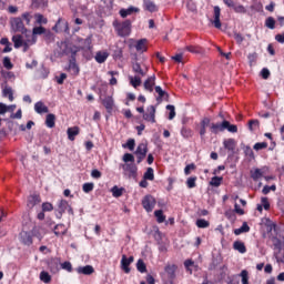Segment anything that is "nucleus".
I'll use <instances>...</instances> for the list:
<instances>
[{
	"label": "nucleus",
	"mask_w": 284,
	"mask_h": 284,
	"mask_svg": "<svg viewBox=\"0 0 284 284\" xmlns=\"http://www.w3.org/2000/svg\"><path fill=\"white\" fill-rule=\"evenodd\" d=\"M12 41L14 48L19 49L23 47V52H28V50H30V45H34V43H37V38L33 37L30 39V37H28V39L23 40V36L17 34L12 37Z\"/></svg>",
	"instance_id": "1"
},
{
	"label": "nucleus",
	"mask_w": 284,
	"mask_h": 284,
	"mask_svg": "<svg viewBox=\"0 0 284 284\" xmlns=\"http://www.w3.org/2000/svg\"><path fill=\"white\" fill-rule=\"evenodd\" d=\"M119 37H130L132 32V22L130 20H125L122 23L114 22L113 23Z\"/></svg>",
	"instance_id": "2"
},
{
	"label": "nucleus",
	"mask_w": 284,
	"mask_h": 284,
	"mask_svg": "<svg viewBox=\"0 0 284 284\" xmlns=\"http://www.w3.org/2000/svg\"><path fill=\"white\" fill-rule=\"evenodd\" d=\"M178 266L175 264H166L164 267V273H162L163 281H169L170 284H174V278H176Z\"/></svg>",
	"instance_id": "3"
},
{
	"label": "nucleus",
	"mask_w": 284,
	"mask_h": 284,
	"mask_svg": "<svg viewBox=\"0 0 284 284\" xmlns=\"http://www.w3.org/2000/svg\"><path fill=\"white\" fill-rule=\"evenodd\" d=\"M60 49L62 54H65L67 57L71 55V59L77 57V52H79V47L68 43V42H61Z\"/></svg>",
	"instance_id": "4"
},
{
	"label": "nucleus",
	"mask_w": 284,
	"mask_h": 284,
	"mask_svg": "<svg viewBox=\"0 0 284 284\" xmlns=\"http://www.w3.org/2000/svg\"><path fill=\"white\" fill-rule=\"evenodd\" d=\"M10 23L13 32H21L22 34H26V37L28 36V29H26L21 18H12Z\"/></svg>",
	"instance_id": "5"
},
{
	"label": "nucleus",
	"mask_w": 284,
	"mask_h": 284,
	"mask_svg": "<svg viewBox=\"0 0 284 284\" xmlns=\"http://www.w3.org/2000/svg\"><path fill=\"white\" fill-rule=\"evenodd\" d=\"M132 71L134 72L135 77H146L149 68L144 63L133 62Z\"/></svg>",
	"instance_id": "6"
},
{
	"label": "nucleus",
	"mask_w": 284,
	"mask_h": 284,
	"mask_svg": "<svg viewBox=\"0 0 284 284\" xmlns=\"http://www.w3.org/2000/svg\"><path fill=\"white\" fill-rule=\"evenodd\" d=\"M142 205L146 212H152L156 205V200L152 195H145L142 200Z\"/></svg>",
	"instance_id": "7"
},
{
	"label": "nucleus",
	"mask_w": 284,
	"mask_h": 284,
	"mask_svg": "<svg viewBox=\"0 0 284 284\" xmlns=\"http://www.w3.org/2000/svg\"><path fill=\"white\" fill-rule=\"evenodd\" d=\"M156 108L154 105H150L146 109V112L143 114L144 121H149L150 123H156Z\"/></svg>",
	"instance_id": "8"
},
{
	"label": "nucleus",
	"mask_w": 284,
	"mask_h": 284,
	"mask_svg": "<svg viewBox=\"0 0 284 284\" xmlns=\"http://www.w3.org/2000/svg\"><path fill=\"white\" fill-rule=\"evenodd\" d=\"M121 168L124 172H128L130 179H136V172L139 171V168H136V164L125 163V164H122Z\"/></svg>",
	"instance_id": "9"
},
{
	"label": "nucleus",
	"mask_w": 284,
	"mask_h": 284,
	"mask_svg": "<svg viewBox=\"0 0 284 284\" xmlns=\"http://www.w3.org/2000/svg\"><path fill=\"white\" fill-rule=\"evenodd\" d=\"M132 263H134V256L128 257L125 255H122L121 270H123L125 274H130V265H132Z\"/></svg>",
	"instance_id": "10"
},
{
	"label": "nucleus",
	"mask_w": 284,
	"mask_h": 284,
	"mask_svg": "<svg viewBox=\"0 0 284 284\" xmlns=\"http://www.w3.org/2000/svg\"><path fill=\"white\" fill-rule=\"evenodd\" d=\"M214 20L212 21L214 28L217 30H221V7L215 6L214 7V14H213Z\"/></svg>",
	"instance_id": "11"
},
{
	"label": "nucleus",
	"mask_w": 284,
	"mask_h": 284,
	"mask_svg": "<svg viewBox=\"0 0 284 284\" xmlns=\"http://www.w3.org/2000/svg\"><path fill=\"white\" fill-rule=\"evenodd\" d=\"M155 83H156V75L153 74L144 81L143 83L144 90H146V92H154Z\"/></svg>",
	"instance_id": "12"
},
{
	"label": "nucleus",
	"mask_w": 284,
	"mask_h": 284,
	"mask_svg": "<svg viewBox=\"0 0 284 284\" xmlns=\"http://www.w3.org/2000/svg\"><path fill=\"white\" fill-rule=\"evenodd\" d=\"M39 203H41V197L38 194L30 195L27 201V207L32 210Z\"/></svg>",
	"instance_id": "13"
},
{
	"label": "nucleus",
	"mask_w": 284,
	"mask_h": 284,
	"mask_svg": "<svg viewBox=\"0 0 284 284\" xmlns=\"http://www.w3.org/2000/svg\"><path fill=\"white\" fill-rule=\"evenodd\" d=\"M48 265H49L50 272H52V274H57L59 273V266L61 265V260L57 257L51 258Z\"/></svg>",
	"instance_id": "14"
},
{
	"label": "nucleus",
	"mask_w": 284,
	"mask_h": 284,
	"mask_svg": "<svg viewBox=\"0 0 284 284\" xmlns=\"http://www.w3.org/2000/svg\"><path fill=\"white\" fill-rule=\"evenodd\" d=\"M34 110L37 114H48V112H50V109L48 108V105H45V103H43V101L37 102L34 104Z\"/></svg>",
	"instance_id": "15"
},
{
	"label": "nucleus",
	"mask_w": 284,
	"mask_h": 284,
	"mask_svg": "<svg viewBox=\"0 0 284 284\" xmlns=\"http://www.w3.org/2000/svg\"><path fill=\"white\" fill-rule=\"evenodd\" d=\"M78 274H83L84 276H90L94 274V267L92 265L79 266L77 268Z\"/></svg>",
	"instance_id": "16"
},
{
	"label": "nucleus",
	"mask_w": 284,
	"mask_h": 284,
	"mask_svg": "<svg viewBox=\"0 0 284 284\" xmlns=\"http://www.w3.org/2000/svg\"><path fill=\"white\" fill-rule=\"evenodd\" d=\"M48 31L43 27H34L32 33L30 31L27 32V37H29V39L34 37L37 42V34H45Z\"/></svg>",
	"instance_id": "17"
},
{
	"label": "nucleus",
	"mask_w": 284,
	"mask_h": 284,
	"mask_svg": "<svg viewBox=\"0 0 284 284\" xmlns=\"http://www.w3.org/2000/svg\"><path fill=\"white\" fill-rule=\"evenodd\" d=\"M155 92H156V94H159V97L156 98V101L159 103H161V101H163V99H164V101H168V99H170V94L168 92L163 91V89L160 85L155 87Z\"/></svg>",
	"instance_id": "18"
},
{
	"label": "nucleus",
	"mask_w": 284,
	"mask_h": 284,
	"mask_svg": "<svg viewBox=\"0 0 284 284\" xmlns=\"http://www.w3.org/2000/svg\"><path fill=\"white\" fill-rule=\"evenodd\" d=\"M69 72H71V74H79L80 70H79V64H77V58L73 57L70 59L69 61Z\"/></svg>",
	"instance_id": "19"
},
{
	"label": "nucleus",
	"mask_w": 284,
	"mask_h": 284,
	"mask_svg": "<svg viewBox=\"0 0 284 284\" xmlns=\"http://www.w3.org/2000/svg\"><path fill=\"white\" fill-rule=\"evenodd\" d=\"M60 214H63V212L68 211L70 214H72V206L68 203L65 200H61L58 204Z\"/></svg>",
	"instance_id": "20"
},
{
	"label": "nucleus",
	"mask_w": 284,
	"mask_h": 284,
	"mask_svg": "<svg viewBox=\"0 0 284 284\" xmlns=\"http://www.w3.org/2000/svg\"><path fill=\"white\" fill-rule=\"evenodd\" d=\"M102 105H104L108 112H112L114 109V99L112 97H106L102 100Z\"/></svg>",
	"instance_id": "21"
},
{
	"label": "nucleus",
	"mask_w": 284,
	"mask_h": 284,
	"mask_svg": "<svg viewBox=\"0 0 284 284\" xmlns=\"http://www.w3.org/2000/svg\"><path fill=\"white\" fill-rule=\"evenodd\" d=\"M20 241L23 243V245H32V235L26 231H22L20 233Z\"/></svg>",
	"instance_id": "22"
},
{
	"label": "nucleus",
	"mask_w": 284,
	"mask_h": 284,
	"mask_svg": "<svg viewBox=\"0 0 284 284\" xmlns=\"http://www.w3.org/2000/svg\"><path fill=\"white\" fill-rule=\"evenodd\" d=\"M223 128L224 131L227 130V132H231L232 134H236V132H239V126H236V124H231L227 120L223 121Z\"/></svg>",
	"instance_id": "23"
},
{
	"label": "nucleus",
	"mask_w": 284,
	"mask_h": 284,
	"mask_svg": "<svg viewBox=\"0 0 284 284\" xmlns=\"http://www.w3.org/2000/svg\"><path fill=\"white\" fill-rule=\"evenodd\" d=\"M223 145L225 150H229V152H234V150H236V142L234 139L224 140Z\"/></svg>",
	"instance_id": "24"
},
{
	"label": "nucleus",
	"mask_w": 284,
	"mask_h": 284,
	"mask_svg": "<svg viewBox=\"0 0 284 284\" xmlns=\"http://www.w3.org/2000/svg\"><path fill=\"white\" fill-rule=\"evenodd\" d=\"M67 134L69 141H74L75 136H79V126L69 128Z\"/></svg>",
	"instance_id": "25"
},
{
	"label": "nucleus",
	"mask_w": 284,
	"mask_h": 284,
	"mask_svg": "<svg viewBox=\"0 0 284 284\" xmlns=\"http://www.w3.org/2000/svg\"><path fill=\"white\" fill-rule=\"evenodd\" d=\"M233 248L236 250V252H240V254H245V252H247V248L245 247V243L241 241H235L233 243Z\"/></svg>",
	"instance_id": "26"
},
{
	"label": "nucleus",
	"mask_w": 284,
	"mask_h": 284,
	"mask_svg": "<svg viewBox=\"0 0 284 284\" xmlns=\"http://www.w3.org/2000/svg\"><path fill=\"white\" fill-rule=\"evenodd\" d=\"M143 3H144V9L148 10L149 12H156V10H159L156 4L152 0H144Z\"/></svg>",
	"instance_id": "27"
},
{
	"label": "nucleus",
	"mask_w": 284,
	"mask_h": 284,
	"mask_svg": "<svg viewBox=\"0 0 284 284\" xmlns=\"http://www.w3.org/2000/svg\"><path fill=\"white\" fill-rule=\"evenodd\" d=\"M55 121H57V115H54L53 113L47 114V118H45L47 128H54Z\"/></svg>",
	"instance_id": "28"
},
{
	"label": "nucleus",
	"mask_w": 284,
	"mask_h": 284,
	"mask_svg": "<svg viewBox=\"0 0 284 284\" xmlns=\"http://www.w3.org/2000/svg\"><path fill=\"white\" fill-rule=\"evenodd\" d=\"M148 43V39H141L136 42L135 49L138 52H145L148 50V47L145 45Z\"/></svg>",
	"instance_id": "29"
},
{
	"label": "nucleus",
	"mask_w": 284,
	"mask_h": 284,
	"mask_svg": "<svg viewBox=\"0 0 284 284\" xmlns=\"http://www.w3.org/2000/svg\"><path fill=\"white\" fill-rule=\"evenodd\" d=\"M133 12H139V9L134 7H130L129 9H121L120 16L122 17V19H125V17H130V14H132Z\"/></svg>",
	"instance_id": "30"
},
{
	"label": "nucleus",
	"mask_w": 284,
	"mask_h": 284,
	"mask_svg": "<svg viewBox=\"0 0 284 284\" xmlns=\"http://www.w3.org/2000/svg\"><path fill=\"white\" fill-rule=\"evenodd\" d=\"M181 135L183 139H192V136H194V131H192L190 128L183 126L181 129Z\"/></svg>",
	"instance_id": "31"
},
{
	"label": "nucleus",
	"mask_w": 284,
	"mask_h": 284,
	"mask_svg": "<svg viewBox=\"0 0 284 284\" xmlns=\"http://www.w3.org/2000/svg\"><path fill=\"white\" fill-rule=\"evenodd\" d=\"M129 81L133 88H139V85H141L142 83L141 75H134V77L130 75Z\"/></svg>",
	"instance_id": "32"
},
{
	"label": "nucleus",
	"mask_w": 284,
	"mask_h": 284,
	"mask_svg": "<svg viewBox=\"0 0 284 284\" xmlns=\"http://www.w3.org/2000/svg\"><path fill=\"white\" fill-rule=\"evenodd\" d=\"M245 232H250V225H247V222H244L240 229L234 230L235 236H239Z\"/></svg>",
	"instance_id": "33"
},
{
	"label": "nucleus",
	"mask_w": 284,
	"mask_h": 284,
	"mask_svg": "<svg viewBox=\"0 0 284 284\" xmlns=\"http://www.w3.org/2000/svg\"><path fill=\"white\" fill-rule=\"evenodd\" d=\"M135 154H142L148 156V144L140 143L136 148Z\"/></svg>",
	"instance_id": "34"
},
{
	"label": "nucleus",
	"mask_w": 284,
	"mask_h": 284,
	"mask_svg": "<svg viewBox=\"0 0 284 284\" xmlns=\"http://www.w3.org/2000/svg\"><path fill=\"white\" fill-rule=\"evenodd\" d=\"M251 178L253 181H258L260 179H263V170L255 169L254 171H251Z\"/></svg>",
	"instance_id": "35"
},
{
	"label": "nucleus",
	"mask_w": 284,
	"mask_h": 284,
	"mask_svg": "<svg viewBox=\"0 0 284 284\" xmlns=\"http://www.w3.org/2000/svg\"><path fill=\"white\" fill-rule=\"evenodd\" d=\"M54 234L55 236H63V234H65V225L63 224H57L54 226Z\"/></svg>",
	"instance_id": "36"
},
{
	"label": "nucleus",
	"mask_w": 284,
	"mask_h": 284,
	"mask_svg": "<svg viewBox=\"0 0 284 284\" xmlns=\"http://www.w3.org/2000/svg\"><path fill=\"white\" fill-rule=\"evenodd\" d=\"M106 60H108V52H98L95 54L97 63H105Z\"/></svg>",
	"instance_id": "37"
},
{
	"label": "nucleus",
	"mask_w": 284,
	"mask_h": 284,
	"mask_svg": "<svg viewBox=\"0 0 284 284\" xmlns=\"http://www.w3.org/2000/svg\"><path fill=\"white\" fill-rule=\"evenodd\" d=\"M221 183H223V178L221 176H213L210 181L212 187H220Z\"/></svg>",
	"instance_id": "38"
},
{
	"label": "nucleus",
	"mask_w": 284,
	"mask_h": 284,
	"mask_svg": "<svg viewBox=\"0 0 284 284\" xmlns=\"http://www.w3.org/2000/svg\"><path fill=\"white\" fill-rule=\"evenodd\" d=\"M211 130H212L213 134H219V132H224L223 122L221 124L220 123L211 124Z\"/></svg>",
	"instance_id": "39"
},
{
	"label": "nucleus",
	"mask_w": 284,
	"mask_h": 284,
	"mask_svg": "<svg viewBox=\"0 0 284 284\" xmlns=\"http://www.w3.org/2000/svg\"><path fill=\"white\" fill-rule=\"evenodd\" d=\"M136 270L141 274H145V272H148V266L145 265V262H143V260L138 261Z\"/></svg>",
	"instance_id": "40"
},
{
	"label": "nucleus",
	"mask_w": 284,
	"mask_h": 284,
	"mask_svg": "<svg viewBox=\"0 0 284 284\" xmlns=\"http://www.w3.org/2000/svg\"><path fill=\"white\" fill-rule=\"evenodd\" d=\"M40 281H42V283H50L52 281V276H50V273L42 271L40 273Z\"/></svg>",
	"instance_id": "41"
},
{
	"label": "nucleus",
	"mask_w": 284,
	"mask_h": 284,
	"mask_svg": "<svg viewBox=\"0 0 284 284\" xmlns=\"http://www.w3.org/2000/svg\"><path fill=\"white\" fill-rule=\"evenodd\" d=\"M265 27L268 28L270 30H274L276 28V20H274L273 17H268L265 20Z\"/></svg>",
	"instance_id": "42"
},
{
	"label": "nucleus",
	"mask_w": 284,
	"mask_h": 284,
	"mask_svg": "<svg viewBox=\"0 0 284 284\" xmlns=\"http://www.w3.org/2000/svg\"><path fill=\"white\" fill-rule=\"evenodd\" d=\"M240 276L242 278V284H250V273L246 270H243L240 273Z\"/></svg>",
	"instance_id": "43"
},
{
	"label": "nucleus",
	"mask_w": 284,
	"mask_h": 284,
	"mask_svg": "<svg viewBox=\"0 0 284 284\" xmlns=\"http://www.w3.org/2000/svg\"><path fill=\"white\" fill-rule=\"evenodd\" d=\"M154 216L156 217L158 223H165V215H163L162 210L155 211Z\"/></svg>",
	"instance_id": "44"
},
{
	"label": "nucleus",
	"mask_w": 284,
	"mask_h": 284,
	"mask_svg": "<svg viewBox=\"0 0 284 284\" xmlns=\"http://www.w3.org/2000/svg\"><path fill=\"white\" fill-rule=\"evenodd\" d=\"M111 192L114 199H119V196H123V189H119V186L116 185L111 189Z\"/></svg>",
	"instance_id": "45"
},
{
	"label": "nucleus",
	"mask_w": 284,
	"mask_h": 284,
	"mask_svg": "<svg viewBox=\"0 0 284 284\" xmlns=\"http://www.w3.org/2000/svg\"><path fill=\"white\" fill-rule=\"evenodd\" d=\"M260 125H261V123L258 122V120H251L248 122V130L251 132H254V130H258Z\"/></svg>",
	"instance_id": "46"
},
{
	"label": "nucleus",
	"mask_w": 284,
	"mask_h": 284,
	"mask_svg": "<svg viewBox=\"0 0 284 284\" xmlns=\"http://www.w3.org/2000/svg\"><path fill=\"white\" fill-rule=\"evenodd\" d=\"M144 180L152 181L154 179V169L148 168L146 172L144 173Z\"/></svg>",
	"instance_id": "47"
},
{
	"label": "nucleus",
	"mask_w": 284,
	"mask_h": 284,
	"mask_svg": "<svg viewBox=\"0 0 284 284\" xmlns=\"http://www.w3.org/2000/svg\"><path fill=\"white\" fill-rule=\"evenodd\" d=\"M272 243H273V246H274V250H277V252H281V247H282V242L281 240H278V237L276 236H273L271 239Z\"/></svg>",
	"instance_id": "48"
},
{
	"label": "nucleus",
	"mask_w": 284,
	"mask_h": 284,
	"mask_svg": "<svg viewBox=\"0 0 284 284\" xmlns=\"http://www.w3.org/2000/svg\"><path fill=\"white\" fill-rule=\"evenodd\" d=\"M3 95H4V97H9V101H14V95H13V93H12V88L6 87V88L3 89Z\"/></svg>",
	"instance_id": "49"
},
{
	"label": "nucleus",
	"mask_w": 284,
	"mask_h": 284,
	"mask_svg": "<svg viewBox=\"0 0 284 284\" xmlns=\"http://www.w3.org/2000/svg\"><path fill=\"white\" fill-rule=\"evenodd\" d=\"M34 19H36V22L39 24V26H41V23H48V19H45L44 17H43V14H41V13H36L34 14Z\"/></svg>",
	"instance_id": "50"
},
{
	"label": "nucleus",
	"mask_w": 284,
	"mask_h": 284,
	"mask_svg": "<svg viewBox=\"0 0 284 284\" xmlns=\"http://www.w3.org/2000/svg\"><path fill=\"white\" fill-rule=\"evenodd\" d=\"M82 190L83 192H85V194H90V192H92V190H94V183H84L82 185Z\"/></svg>",
	"instance_id": "51"
},
{
	"label": "nucleus",
	"mask_w": 284,
	"mask_h": 284,
	"mask_svg": "<svg viewBox=\"0 0 284 284\" xmlns=\"http://www.w3.org/2000/svg\"><path fill=\"white\" fill-rule=\"evenodd\" d=\"M233 10L237 12V14H245V12H247V9H245L243 4H234Z\"/></svg>",
	"instance_id": "52"
},
{
	"label": "nucleus",
	"mask_w": 284,
	"mask_h": 284,
	"mask_svg": "<svg viewBox=\"0 0 284 284\" xmlns=\"http://www.w3.org/2000/svg\"><path fill=\"white\" fill-rule=\"evenodd\" d=\"M166 110L170 111V113H169V120L172 121V119H174V116H176V111H175L174 105L168 104V105H166Z\"/></svg>",
	"instance_id": "53"
},
{
	"label": "nucleus",
	"mask_w": 284,
	"mask_h": 284,
	"mask_svg": "<svg viewBox=\"0 0 284 284\" xmlns=\"http://www.w3.org/2000/svg\"><path fill=\"white\" fill-rule=\"evenodd\" d=\"M196 226L200 229L210 227V222L207 220L200 219L196 221Z\"/></svg>",
	"instance_id": "54"
},
{
	"label": "nucleus",
	"mask_w": 284,
	"mask_h": 284,
	"mask_svg": "<svg viewBox=\"0 0 284 284\" xmlns=\"http://www.w3.org/2000/svg\"><path fill=\"white\" fill-rule=\"evenodd\" d=\"M2 63L6 70H12L13 64H12V61H10L9 57H4Z\"/></svg>",
	"instance_id": "55"
},
{
	"label": "nucleus",
	"mask_w": 284,
	"mask_h": 284,
	"mask_svg": "<svg viewBox=\"0 0 284 284\" xmlns=\"http://www.w3.org/2000/svg\"><path fill=\"white\" fill-rule=\"evenodd\" d=\"M108 74H109L110 77H112V78L110 79V85H116L118 81H116V78H114V75H118L119 72H118V71H109Z\"/></svg>",
	"instance_id": "56"
},
{
	"label": "nucleus",
	"mask_w": 284,
	"mask_h": 284,
	"mask_svg": "<svg viewBox=\"0 0 284 284\" xmlns=\"http://www.w3.org/2000/svg\"><path fill=\"white\" fill-rule=\"evenodd\" d=\"M122 161H124V163H134V155L131 153H125Z\"/></svg>",
	"instance_id": "57"
},
{
	"label": "nucleus",
	"mask_w": 284,
	"mask_h": 284,
	"mask_svg": "<svg viewBox=\"0 0 284 284\" xmlns=\"http://www.w3.org/2000/svg\"><path fill=\"white\" fill-rule=\"evenodd\" d=\"M247 59H248L250 65H252V64L256 63V59H258V54L256 52L250 53L247 55Z\"/></svg>",
	"instance_id": "58"
},
{
	"label": "nucleus",
	"mask_w": 284,
	"mask_h": 284,
	"mask_svg": "<svg viewBox=\"0 0 284 284\" xmlns=\"http://www.w3.org/2000/svg\"><path fill=\"white\" fill-rule=\"evenodd\" d=\"M265 148H267V143L266 142H257L254 144L253 150H265Z\"/></svg>",
	"instance_id": "59"
},
{
	"label": "nucleus",
	"mask_w": 284,
	"mask_h": 284,
	"mask_svg": "<svg viewBox=\"0 0 284 284\" xmlns=\"http://www.w3.org/2000/svg\"><path fill=\"white\" fill-rule=\"evenodd\" d=\"M260 205H262V207L266 211L270 210V200L267 197H262Z\"/></svg>",
	"instance_id": "60"
},
{
	"label": "nucleus",
	"mask_w": 284,
	"mask_h": 284,
	"mask_svg": "<svg viewBox=\"0 0 284 284\" xmlns=\"http://www.w3.org/2000/svg\"><path fill=\"white\" fill-rule=\"evenodd\" d=\"M33 234L37 236V239H39V241H41V239H43V230L42 229L34 227Z\"/></svg>",
	"instance_id": "61"
},
{
	"label": "nucleus",
	"mask_w": 284,
	"mask_h": 284,
	"mask_svg": "<svg viewBox=\"0 0 284 284\" xmlns=\"http://www.w3.org/2000/svg\"><path fill=\"white\" fill-rule=\"evenodd\" d=\"M52 210H54V206H52V203L45 202L42 204L43 212H52Z\"/></svg>",
	"instance_id": "62"
},
{
	"label": "nucleus",
	"mask_w": 284,
	"mask_h": 284,
	"mask_svg": "<svg viewBox=\"0 0 284 284\" xmlns=\"http://www.w3.org/2000/svg\"><path fill=\"white\" fill-rule=\"evenodd\" d=\"M60 265L62 270H65V272H72V263L63 262L62 264L60 263Z\"/></svg>",
	"instance_id": "63"
},
{
	"label": "nucleus",
	"mask_w": 284,
	"mask_h": 284,
	"mask_svg": "<svg viewBox=\"0 0 284 284\" xmlns=\"http://www.w3.org/2000/svg\"><path fill=\"white\" fill-rule=\"evenodd\" d=\"M266 231L268 232V233H273V232H276V224H274V223H272V222H268L267 224H266Z\"/></svg>",
	"instance_id": "64"
}]
</instances>
